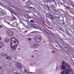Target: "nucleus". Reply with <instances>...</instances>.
<instances>
[{
	"label": "nucleus",
	"instance_id": "obj_30",
	"mask_svg": "<svg viewBox=\"0 0 74 74\" xmlns=\"http://www.w3.org/2000/svg\"><path fill=\"white\" fill-rule=\"evenodd\" d=\"M9 59V57H7L6 58V59Z\"/></svg>",
	"mask_w": 74,
	"mask_h": 74
},
{
	"label": "nucleus",
	"instance_id": "obj_27",
	"mask_svg": "<svg viewBox=\"0 0 74 74\" xmlns=\"http://www.w3.org/2000/svg\"><path fill=\"white\" fill-rule=\"evenodd\" d=\"M10 12H12V13H13L12 12H12V10H10Z\"/></svg>",
	"mask_w": 74,
	"mask_h": 74
},
{
	"label": "nucleus",
	"instance_id": "obj_56",
	"mask_svg": "<svg viewBox=\"0 0 74 74\" xmlns=\"http://www.w3.org/2000/svg\"><path fill=\"white\" fill-rule=\"evenodd\" d=\"M52 5H53V4H52Z\"/></svg>",
	"mask_w": 74,
	"mask_h": 74
},
{
	"label": "nucleus",
	"instance_id": "obj_37",
	"mask_svg": "<svg viewBox=\"0 0 74 74\" xmlns=\"http://www.w3.org/2000/svg\"><path fill=\"white\" fill-rule=\"evenodd\" d=\"M1 40V37H0V40Z\"/></svg>",
	"mask_w": 74,
	"mask_h": 74
},
{
	"label": "nucleus",
	"instance_id": "obj_54",
	"mask_svg": "<svg viewBox=\"0 0 74 74\" xmlns=\"http://www.w3.org/2000/svg\"><path fill=\"white\" fill-rule=\"evenodd\" d=\"M72 62H73V60L72 59Z\"/></svg>",
	"mask_w": 74,
	"mask_h": 74
},
{
	"label": "nucleus",
	"instance_id": "obj_4",
	"mask_svg": "<svg viewBox=\"0 0 74 74\" xmlns=\"http://www.w3.org/2000/svg\"><path fill=\"white\" fill-rule=\"evenodd\" d=\"M7 33L9 36H12L14 35V33L12 32L9 30L7 32Z\"/></svg>",
	"mask_w": 74,
	"mask_h": 74
},
{
	"label": "nucleus",
	"instance_id": "obj_3",
	"mask_svg": "<svg viewBox=\"0 0 74 74\" xmlns=\"http://www.w3.org/2000/svg\"><path fill=\"white\" fill-rule=\"evenodd\" d=\"M42 39V38H41V37L39 35H37L36 36L35 38V41L37 42H40L41 41Z\"/></svg>",
	"mask_w": 74,
	"mask_h": 74
},
{
	"label": "nucleus",
	"instance_id": "obj_9",
	"mask_svg": "<svg viewBox=\"0 0 74 74\" xmlns=\"http://www.w3.org/2000/svg\"><path fill=\"white\" fill-rule=\"evenodd\" d=\"M4 47V43H3V42L0 41V49H1L2 48Z\"/></svg>",
	"mask_w": 74,
	"mask_h": 74
},
{
	"label": "nucleus",
	"instance_id": "obj_51",
	"mask_svg": "<svg viewBox=\"0 0 74 74\" xmlns=\"http://www.w3.org/2000/svg\"><path fill=\"white\" fill-rule=\"evenodd\" d=\"M18 50H19H19H20V49H18Z\"/></svg>",
	"mask_w": 74,
	"mask_h": 74
},
{
	"label": "nucleus",
	"instance_id": "obj_29",
	"mask_svg": "<svg viewBox=\"0 0 74 74\" xmlns=\"http://www.w3.org/2000/svg\"><path fill=\"white\" fill-rule=\"evenodd\" d=\"M1 56H3V53H2L0 54Z\"/></svg>",
	"mask_w": 74,
	"mask_h": 74
},
{
	"label": "nucleus",
	"instance_id": "obj_43",
	"mask_svg": "<svg viewBox=\"0 0 74 74\" xmlns=\"http://www.w3.org/2000/svg\"><path fill=\"white\" fill-rule=\"evenodd\" d=\"M0 69H1H1H2V68H1V67H0Z\"/></svg>",
	"mask_w": 74,
	"mask_h": 74
},
{
	"label": "nucleus",
	"instance_id": "obj_39",
	"mask_svg": "<svg viewBox=\"0 0 74 74\" xmlns=\"http://www.w3.org/2000/svg\"><path fill=\"white\" fill-rule=\"evenodd\" d=\"M22 0V1H25L26 0Z\"/></svg>",
	"mask_w": 74,
	"mask_h": 74
},
{
	"label": "nucleus",
	"instance_id": "obj_11",
	"mask_svg": "<svg viewBox=\"0 0 74 74\" xmlns=\"http://www.w3.org/2000/svg\"><path fill=\"white\" fill-rule=\"evenodd\" d=\"M6 14V12L4 11L3 12L0 11V14H1L2 15H5Z\"/></svg>",
	"mask_w": 74,
	"mask_h": 74
},
{
	"label": "nucleus",
	"instance_id": "obj_36",
	"mask_svg": "<svg viewBox=\"0 0 74 74\" xmlns=\"http://www.w3.org/2000/svg\"><path fill=\"white\" fill-rule=\"evenodd\" d=\"M58 69H59L58 68H57L56 69V70H58Z\"/></svg>",
	"mask_w": 74,
	"mask_h": 74
},
{
	"label": "nucleus",
	"instance_id": "obj_32",
	"mask_svg": "<svg viewBox=\"0 0 74 74\" xmlns=\"http://www.w3.org/2000/svg\"><path fill=\"white\" fill-rule=\"evenodd\" d=\"M52 52H53L54 53H55V51H52Z\"/></svg>",
	"mask_w": 74,
	"mask_h": 74
},
{
	"label": "nucleus",
	"instance_id": "obj_1",
	"mask_svg": "<svg viewBox=\"0 0 74 74\" xmlns=\"http://www.w3.org/2000/svg\"><path fill=\"white\" fill-rule=\"evenodd\" d=\"M61 70H64L61 72V74H74L70 65L64 61H63L62 63Z\"/></svg>",
	"mask_w": 74,
	"mask_h": 74
},
{
	"label": "nucleus",
	"instance_id": "obj_24",
	"mask_svg": "<svg viewBox=\"0 0 74 74\" xmlns=\"http://www.w3.org/2000/svg\"><path fill=\"white\" fill-rule=\"evenodd\" d=\"M47 7L49 9V11H51V10H50V9L49 8V7L47 6Z\"/></svg>",
	"mask_w": 74,
	"mask_h": 74
},
{
	"label": "nucleus",
	"instance_id": "obj_22",
	"mask_svg": "<svg viewBox=\"0 0 74 74\" xmlns=\"http://www.w3.org/2000/svg\"><path fill=\"white\" fill-rule=\"evenodd\" d=\"M46 15L47 17H49V14H47Z\"/></svg>",
	"mask_w": 74,
	"mask_h": 74
},
{
	"label": "nucleus",
	"instance_id": "obj_14",
	"mask_svg": "<svg viewBox=\"0 0 74 74\" xmlns=\"http://www.w3.org/2000/svg\"><path fill=\"white\" fill-rule=\"evenodd\" d=\"M5 41L6 42H9V39L8 38H6L5 39Z\"/></svg>",
	"mask_w": 74,
	"mask_h": 74
},
{
	"label": "nucleus",
	"instance_id": "obj_53",
	"mask_svg": "<svg viewBox=\"0 0 74 74\" xmlns=\"http://www.w3.org/2000/svg\"><path fill=\"white\" fill-rule=\"evenodd\" d=\"M30 73H33L32 72H30Z\"/></svg>",
	"mask_w": 74,
	"mask_h": 74
},
{
	"label": "nucleus",
	"instance_id": "obj_41",
	"mask_svg": "<svg viewBox=\"0 0 74 74\" xmlns=\"http://www.w3.org/2000/svg\"><path fill=\"white\" fill-rule=\"evenodd\" d=\"M60 4H63V3H61V2H60Z\"/></svg>",
	"mask_w": 74,
	"mask_h": 74
},
{
	"label": "nucleus",
	"instance_id": "obj_38",
	"mask_svg": "<svg viewBox=\"0 0 74 74\" xmlns=\"http://www.w3.org/2000/svg\"><path fill=\"white\" fill-rule=\"evenodd\" d=\"M72 7H74V5H72Z\"/></svg>",
	"mask_w": 74,
	"mask_h": 74
},
{
	"label": "nucleus",
	"instance_id": "obj_40",
	"mask_svg": "<svg viewBox=\"0 0 74 74\" xmlns=\"http://www.w3.org/2000/svg\"><path fill=\"white\" fill-rule=\"evenodd\" d=\"M16 74H19V73H16Z\"/></svg>",
	"mask_w": 74,
	"mask_h": 74
},
{
	"label": "nucleus",
	"instance_id": "obj_19",
	"mask_svg": "<svg viewBox=\"0 0 74 74\" xmlns=\"http://www.w3.org/2000/svg\"><path fill=\"white\" fill-rule=\"evenodd\" d=\"M65 7L67 9V10H66V11H69V10H70V9L68 7H67V6H65Z\"/></svg>",
	"mask_w": 74,
	"mask_h": 74
},
{
	"label": "nucleus",
	"instance_id": "obj_34",
	"mask_svg": "<svg viewBox=\"0 0 74 74\" xmlns=\"http://www.w3.org/2000/svg\"><path fill=\"white\" fill-rule=\"evenodd\" d=\"M3 27L0 25V27Z\"/></svg>",
	"mask_w": 74,
	"mask_h": 74
},
{
	"label": "nucleus",
	"instance_id": "obj_33",
	"mask_svg": "<svg viewBox=\"0 0 74 74\" xmlns=\"http://www.w3.org/2000/svg\"><path fill=\"white\" fill-rule=\"evenodd\" d=\"M31 57L32 58H34V56H33L32 55L31 56Z\"/></svg>",
	"mask_w": 74,
	"mask_h": 74
},
{
	"label": "nucleus",
	"instance_id": "obj_45",
	"mask_svg": "<svg viewBox=\"0 0 74 74\" xmlns=\"http://www.w3.org/2000/svg\"><path fill=\"white\" fill-rule=\"evenodd\" d=\"M27 74H29V72H27Z\"/></svg>",
	"mask_w": 74,
	"mask_h": 74
},
{
	"label": "nucleus",
	"instance_id": "obj_21",
	"mask_svg": "<svg viewBox=\"0 0 74 74\" xmlns=\"http://www.w3.org/2000/svg\"><path fill=\"white\" fill-rule=\"evenodd\" d=\"M50 16L51 17H53V15H52L51 14H50Z\"/></svg>",
	"mask_w": 74,
	"mask_h": 74
},
{
	"label": "nucleus",
	"instance_id": "obj_26",
	"mask_svg": "<svg viewBox=\"0 0 74 74\" xmlns=\"http://www.w3.org/2000/svg\"><path fill=\"white\" fill-rule=\"evenodd\" d=\"M13 18L14 20H15V19H16V18L14 16H13Z\"/></svg>",
	"mask_w": 74,
	"mask_h": 74
},
{
	"label": "nucleus",
	"instance_id": "obj_35",
	"mask_svg": "<svg viewBox=\"0 0 74 74\" xmlns=\"http://www.w3.org/2000/svg\"><path fill=\"white\" fill-rule=\"evenodd\" d=\"M11 58H9V60H11Z\"/></svg>",
	"mask_w": 74,
	"mask_h": 74
},
{
	"label": "nucleus",
	"instance_id": "obj_8",
	"mask_svg": "<svg viewBox=\"0 0 74 74\" xmlns=\"http://www.w3.org/2000/svg\"><path fill=\"white\" fill-rule=\"evenodd\" d=\"M54 26L55 27H56V28L58 29H59V30H61L60 27L57 24H55L54 25Z\"/></svg>",
	"mask_w": 74,
	"mask_h": 74
},
{
	"label": "nucleus",
	"instance_id": "obj_2",
	"mask_svg": "<svg viewBox=\"0 0 74 74\" xmlns=\"http://www.w3.org/2000/svg\"><path fill=\"white\" fill-rule=\"evenodd\" d=\"M11 47L12 51H14L18 45V41L15 38H12L10 39Z\"/></svg>",
	"mask_w": 74,
	"mask_h": 74
},
{
	"label": "nucleus",
	"instance_id": "obj_57",
	"mask_svg": "<svg viewBox=\"0 0 74 74\" xmlns=\"http://www.w3.org/2000/svg\"><path fill=\"white\" fill-rule=\"evenodd\" d=\"M34 25H35V24H34Z\"/></svg>",
	"mask_w": 74,
	"mask_h": 74
},
{
	"label": "nucleus",
	"instance_id": "obj_12",
	"mask_svg": "<svg viewBox=\"0 0 74 74\" xmlns=\"http://www.w3.org/2000/svg\"><path fill=\"white\" fill-rule=\"evenodd\" d=\"M31 3H32V2L30 1H28L26 2V4L27 5H29L30 4H31Z\"/></svg>",
	"mask_w": 74,
	"mask_h": 74
},
{
	"label": "nucleus",
	"instance_id": "obj_16",
	"mask_svg": "<svg viewBox=\"0 0 74 74\" xmlns=\"http://www.w3.org/2000/svg\"><path fill=\"white\" fill-rule=\"evenodd\" d=\"M43 32H45V33L46 34H47V35H48L49 34L48 33L47 31H45V30L44 29H43Z\"/></svg>",
	"mask_w": 74,
	"mask_h": 74
},
{
	"label": "nucleus",
	"instance_id": "obj_10",
	"mask_svg": "<svg viewBox=\"0 0 74 74\" xmlns=\"http://www.w3.org/2000/svg\"><path fill=\"white\" fill-rule=\"evenodd\" d=\"M50 8L51 9L53 10H54V11H56V9H55V8H56V7H55L53 5H51L50 6Z\"/></svg>",
	"mask_w": 74,
	"mask_h": 74
},
{
	"label": "nucleus",
	"instance_id": "obj_25",
	"mask_svg": "<svg viewBox=\"0 0 74 74\" xmlns=\"http://www.w3.org/2000/svg\"><path fill=\"white\" fill-rule=\"evenodd\" d=\"M27 71H26V70H25V71H24L25 73H27Z\"/></svg>",
	"mask_w": 74,
	"mask_h": 74
},
{
	"label": "nucleus",
	"instance_id": "obj_15",
	"mask_svg": "<svg viewBox=\"0 0 74 74\" xmlns=\"http://www.w3.org/2000/svg\"><path fill=\"white\" fill-rule=\"evenodd\" d=\"M27 7L28 8H30V9H34L35 8H33L32 7H30V5H29Z\"/></svg>",
	"mask_w": 74,
	"mask_h": 74
},
{
	"label": "nucleus",
	"instance_id": "obj_44",
	"mask_svg": "<svg viewBox=\"0 0 74 74\" xmlns=\"http://www.w3.org/2000/svg\"><path fill=\"white\" fill-rule=\"evenodd\" d=\"M65 10H67V9L65 8Z\"/></svg>",
	"mask_w": 74,
	"mask_h": 74
},
{
	"label": "nucleus",
	"instance_id": "obj_6",
	"mask_svg": "<svg viewBox=\"0 0 74 74\" xmlns=\"http://www.w3.org/2000/svg\"><path fill=\"white\" fill-rule=\"evenodd\" d=\"M16 66L19 69H22V65L19 63H17Z\"/></svg>",
	"mask_w": 74,
	"mask_h": 74
},
{
	"label": "nucleus",
	"instance_id": "obj_20",
	"mask_svg": "<svg viewBox=\"0 0 74 74\" xmlns=\"http://www.w3.org/2000/svg\"><path fill=\"white\" fill-rule=\"evenodd\" d=\"M7 55V53H3V56H6Z\"/></svg>",
	"mask_w": 74,
	"mask_h": 74
},
{
	"label": "nucleus",
	"instance_id": "obj_47",
	"mask_svg": "<svg viewBox=\"0 0 74 74\" xmlns=\"http://www.w3.org/2000/svg\"><path fill=\"white\" fill-rule=\"evenodd\" d=\"M63 25H64V24H65V23H63Z\"/></svg>",
	"mask_w": 74,
	"mask_h": 74
},
{
	"label": "nucleus",
	"instance_id": "obj_48",
	"mask_svg": "<svg viewBox=\"0 0 74 74\" xmlns=\"http://www.w3.org/2000/svg\"><path fill=\"white\" fill-rule=\"evenodd\" d=\"M34 51H36V50H34Z\"/></svg>",
	"mask_w": 74,
	"mask_h": 74
},
{
	"label": "nucleus",
	"instance_id": "obj_13",
	"mask_svg": "<svg viewBox=\"0 0 74 74\" xmlns=\"http://www.w3.org/2000/svg\"><path fill=\"white\" fill-rule=\"evenodd\" d=\"M27 24H28V25H29V26H32V27H34V28H37V27H36V26H35L32 24H30L29 23H27Z\"/></svg>",
	"mask_w": 74,
	"mask_h": 74
},
{
	"label": "nucleus",
	"instance_id": "obj_31",
	"mask_svg": "<svg viewBox=\"0 0 74 74\" xmlns=\"http://www.w3.org/2000/svg\"><path fill=\"white\" fill-rule=\"evenodd\" d=\"M29 41H31V38H29Z\"/></svg>",
	"mask_w": 74,
	"mask_h": 74
},
{
	"label": "nucleus",
	"instance_id": "obj_18",
	"mask_svg": "<svg viewBox=\"0 0 74 74\" xmlns=\"http://www.w3.org/2000/svg\"><path fill=\"white\" fill-rule=\"evenodd\" d=\"M46 1L47 3H51L52 0H46Z\"/></svg>",
	"mask_w": 74,
	"mask_h": 74
},
{
	"label": "nucleus",
	"instance_id": "obj_52",
	"mask_svg": "<svg viewBox=\"0 0 74 74\" xmlns=\"http://www.w3.org/2000/svg\"><path fill=\"white\" fill-rule=\"evenodd\" d=\"M43 1H45V0H43Z\"/></svg>",
	"mask_w": 74,
	"mask_h": 74
},
{
	"label": "nucleus",
	"instance_id": "obj_7",
	"mask_svg": "<svg viewBox=\"0 0 74 74\" xmlns=\"http://www.w3.org/2000/svg\"><path fill=\"white\" fill-rule=\"evenodd\" d=\"M10 26L12 27H16L17 26V24L16 22H14L12 24H10Z\"/></svg>",
	"mask_w": 74,
	"mask_h": 74
},
{
	"label": "nucleus",
	"instance_id": "obj_28",
	"mask_svg": "<svg viewBox=\"0 0 74 74\" xmlns=\"http://www.w3.org/2000/svg\"><path fill=\"white\" fill-rule=\"evenodd\" d=\"M65 13L66 14V15H67L68 14V12H65Z\"/></svg>",
	"mask_w": 74,
	"mask_h": 74
},
{
	"label": "nucleus",
	"instance_id": "obj_49",
	"mask_svg": "<svg viewBox=\"0 0 74 74\" xmlns=\"http://www.w3.org/2000/svg\"><path fill=\"white\" fill-rule=\"evenodd\" d=\"M58 3V5H59V3Z\"/></svg>",
	"mask_w": 74,
	"mask_h": 74
},
{
	"label": "nucleus",
	"instance_id": "obj_46",
	"mask_svg": "<svg viewBox=\"0 0 74 74\" xmlns=\"http://www.w3.org/2000/svg\"><path fill=\"white\" fill-rule=\"evenodd\" d=\"M55 4H56V2H55Z\"/></svg>",
	"mask_w": 74,
	"mask_h": 74
},
{
	"label": "nucleus",
	"instance_id": "obj_55",
	"mask_svg": "<svg viewBox=\"0 0 74 74\" xmlns=\"http://www.w3.org/2000/svg\"><path fill=\"white\" fill-rule=\"evenodd\" d=\"M61 41H62V39H61Z\"/></svg>",
	"mask_w": 74,
	"mask_h": 74
},
{
	"label": "nucleus",
	"instance_id": "obj_17",
	"mask_svg": "<svg viewBox=\"0 0 74 74\" xmlns=\"http://www.w3.org/2000/svg\"><path fill=\"white\" fill-rule=\"evenodd\" d=\"M30 22L31 23H36V22L33 20H31L30 21Z\"/></svg>",
	"mask_w": 74,
	"mask_h": 74
},
{
	"label": "nucleus",
	"instance_id": "obj_23",
	"mask_svg": "<svg viewBox=\"0 0 74 74\" xmlns=\"http://www.w3.org/2000/svg\"><path fill=\"white\" fill-rule=\"evenodd\" d=\"M50 19H53V20L55 19V18L53 17H51Z\"/></svg>",
	"mask_w": 74,
	"mask_h": 74
},
{
	"label": "nucleus",
	"instance_id": "obj_42",
	"mask_svg": "<svg viewBox=\"0 0 74 74\" xmlns=\"http://www.w3.org/2000/svg\"><path fill=\"white\" fill-rule=\"evenodd\" d=\"M25 32H27V31H25Z\"/></svg>",
	"mask_w": 74,
	"mask_h": 74
},
{
	"label": "nucleus",
	"instance_id": "obj_5",
	"mask_svg": "<svg viewBox=\"0 0 74 74\" xmlns=\"http://www.w3.org/2000/svg\"><path fill=\"white\" fill-rule=\"evenodd\" d=\"M39 47L40 45L38 44H34L32 46L33 48L34 49H36V48H37L38 47L37 46Z\"/></svg>",
	"mask_w": 74,
	"mask_h": 74
},
{
	"label": "nucleus",
	"instance_id": "obj_50",
	"mask_svg": "<svg viewBox=\"0 0 74 74\" xmlns=\"http://www.w3.org/2000/svg\"><path fill=\"white\" fill-rule=\"evenodd\" d=\"M44 42H45V41H44Z\"/></svg>",
	"mask_w": 74,
	"mask_h": 74
}]
</instances>
